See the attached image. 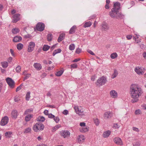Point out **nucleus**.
I'll return each instance as SVG.
<instances>
[{"label":"nucleus","instance_id":"aec40b11","mask_svg":"<svg viewBox=\"0 0 146 146\" xmlns=\"http://www.w3.org/2000/svg\"><path fill=\"white\" fill-rule=\"evenodd\" d=\"M11 114L12 118L16 119L17 118L18 113L17 110H13L11 112Z\"/></svg>","mask_w":146,"mask_h":146},{"label":"nucleus","instance_id":"72a5a7b5","mask_svg":"<svg viewBox=\"0 0 146 146\" xmlns=\"http://www.w3.org/2000/svg\"><path fill=\"white\" fill-rule=\"evenodd\" d=\"M61 127V125L60 124H58L54 126L52 128V131L54 132L56 131L57 129Z\"/></svg>","mask_w":146,"mask_h":146},{"label":"nucleus","instance_id":"f03ea898","mask_svg":"<svg viewBox=\"0 0 146 146\" xmlns=\"http://www.w3.org/2000/svg\"><path fill=\"white\" fill-rule=\"evenodd\" d=\"M109 15L112 18L119 19L122 16L121 14L119 11L114 9H111V11L109 13Z\"/></svg>","mask_w":146,"mask_h":146},{"label":"nucleus","instance_id":"f8f14e48","mask_svg":"<svg viewBox=\"0 0 146 146\" xmlns=\"http://www.w3.org/2000/svg\"><path fill=\"white\" fill-rule=\"evenodd\" d=\"M112 116V112L107 111L105 112L104 114L103 117L106 119H109Z\"/></svg>","mask_w":146,"mask_h":146},{"label":"nucleus","instance_id":"69168bd1","mask_svg":"<svg viewBox=\"0 0 146 146\" xmlns=\"http://www.w3.org/2000/svg\"><path fill=\"white\" fill-rule=\"evenodd\" d=\"M25 76V77L24 78L25 80L27 79L30 76V74H27Z\"/></svg>","mask_w":146,"mask_h":146},{"label":"nucleus","instance_id":"c85d7f7f","mask_svg":"<svg viewBox=\"0 0 146 146\" xmlns=\"http://www.w3.org/2000/svg\"><path fill=\"white\" fill-rule=\"evenodd\" d=\"M1 64L3 68H7L8 66V64L7 62L4 61L1 62Z\"/></svg>","mask_w":146,"mask_h":146},{"label":"nucleus","instance_id":"680f3d73","mask_svg":"<svg viewBox=\"0 0 146 146\" xmlns=\"http://www.w3.org/2000/svg\"><path fill=\"white\" fill-rule=\"evenodd\" d=\"M54 115H53L51 113L49 114H48V117L49 118H54Z\"/></svg>","mask_w":146,"mask_h":146},{"label":"nucleus","instance_id":"c9c22d12","mask_svg":"<svg viewBox=\"0 0 146 146\" xmlns=\"http://www.w3.org/2000/svg\"><path fill=\"white\" fill-rule=\"evenodd\" d=\"M61 51V50L60 48H58L55 50L52 53V55L53 56L55 55L56 54L60 53Z\"/></svg>","mask_w":146,"mask_h":146},{"label":"nucleus","instance_id":"9d476101","mask_svg":"<svg viewBox=\"0 0 146 146\" xmlns=\"http://www.w3.org/2000/svg\"><path fill=\"white\" fill-rule=\"evenodd\" d=\"M60 135L62 137L64 138H68L70 136V133L68 131H64L60 132Z\"/></svg>","mask_w":146,"mask_h":146},{"label":"nucleus","instance_id":"e433bc0d","mask_svg":"<svg viewBox=\"0 0 146 146\" xmlns=\"http://www.w3.org/2000/svg\"><path fill=\"white\" fill-rule=\"evenodd\" d=\"M117 54L116 52H114L111 54L110 57L111 58L113 59L117 58Z\"/></svg>","mask_w":146,"mask_h":146},{"label":"nucleus","instance_id":"864d4df0","mask_svg":"<svg viewBox=\"0 0 146 146\" xmlns=\"http://www.w3.org/2000/svg\"><path fill=\"white\" fill-rule=\"evenodd\" d=\"M140 143L139 141H137L133 144V146H140Z\"/></svg>","mask_w":146,"mask_h":146},{"label":"nucleus","instance_id":"473e14b6","mask_svg":"<svg viewBox=\"0 0 146 146\" xmlns=\"http://www.w3.org/2000/svg\"><path fill=\"white\" fill-rule=\"evenodd\" d=\"M23 47V45L21 43H19L17 45V48L19 50H21Z\"/></svg>","mask_w":146,"mask_h":146},{"label":"nucleus","instance_id":"09e8293b","mask_svg":"<svg viewBox=\"0 0 146 146\" xmlns=\"http://www.w3.org/2000/svg\"><path fill=\"white\" fill-rule=\"evenodd\" d=\"M77 65L76 64H72L70 65L71 68H76L77 67Z\"/></svg>","mask_w":146,"mask_h":146},{"label":"nucleus","instance_id":"6e6d98bb","mask_svg":"<svg viewBox=\"0 0 146 146\" xmlns=\"http://www.w3.org/2000/svg\"><path fill=\"white\" fill-rule=\"evenodd\" d=\"M142 56L143 58L145 59L146 60V51H145L143 52Z\"/></svg>","mask_w":146,"mask_h":146},{"label":"nucleus","instance_id":"c03bdc74","mask_svg":"<svg viewBox=\"0 0 146 146\" xmlns=\"http://www.w3.org/2000/svg\"><path fill=\"white\" fill-rule=\"evenodd\" d=\"M120 126L117 123H114L113 125V128L115 129H118L120 127Z\"/></svg>","mask_w":146,"mask_h":146},{"label":"nucleus","instance_id":"052dcab7","mask_svg":"<svg viewBox=\"0 0 146 146\" xmlns=\"http://www.w3.org/2000/svg\"><path fill=\"white\" fill-rule=\"evenodd\" d=\"M68 111L67 110H65L64 111L62 112V113L63 114L65 115H67L68 114Z\"/></svg>","mask_w":146,"mask_h":146},{"label":"nucleus","instance_id":"423d86ee","mask_svg":"<svg viewBox=\"0 0 146 146\" xmlns=\"http://www.w3.org/2000/svg\"><path fill=\"white\" fill-rule=\"evenodd\" d=\"M145 69L141 67L137 66L135 68L134 71L138 75H141L144 74Z\"/></svg>","mask_w":146,"mask_h":146},{"label":"nucleus","instance_id":"2eb2a0df","mask_svg":"<svg viewBox=\"0 0 146 146\" xmlns=\"http://www.w3.org/2000/svg\"><path fill=\"white\" fill-rule=\"evenodd\" d=\"M113 141L117 145H121L123 144L122 140L119 137H116L114 138Z\"/></svg>","mask_w":146,"mask_h":146},{"label":"nucleus","instance_id":"e2e57ef3","mask_svg":"<svg viewBox=\"0 0 146 146\" xmlns=\"http://www.w3.org/2000/svg\"><path fill=\"white\" fill-rule=\"evenodd\" d=\"M133 130L137 132H138L139 131V129L135 127H133Z\"/></svg>","mask_w":146,"mask_h":146},{"label":"nucleus","instance_id":"0e129e2a","mask_svg":"<svg viewBox=\"0 0 146 146\" xmlns=\"http://www.w3.org/2000/svg\"><path fill=\"white\" fill-rule=\"evenodd\" d=\"M141 107L144 110H146V104H143L141 105Z\"/></svg>","mask_w":146,"mask_h":146},{"label":"nucleus","instance_id":"b1692460","mask_svg":"<svg viewBox=\"0 0 146 146\" xmlns=\"http://www.w3.org/2000/svg\"><path fill=\"white\" fill-rule=\"evenodd\" d=\"M33 115L32 114H28L25 117V121L26 122L29 121L32 118Z\"/></svg>","mask_w":146,"mask_h":146},{"label":"nucleus","instance_id":"6ab92c4d","mask_svg":"<svg viewBox=\"0 0 146 146\" xmlns=\"http://www.w3.org/2000/svg\"><path fill=\"white\" fill-rule=\"evenodd\" d=\"M77 139L78 141L83 142L85 139V137L84 135H81L77 137Z\"/></svg>","mask_w":146,"mask_h":146},{"label":"nucleus","instance_id":"a878e982","mask_svg":"<svg viewBox=\"0 0 146 146\" xmlns=\"http://www.w3.org/2000/svg\"><path fill=\"white\" fill-rule=\"evenodd\" d=\"M64 72V70L63 69H61L60 70L57 71L55 73V75L57 76H60L63 74Z\"/></svg>","mask_w":146,"mask_h":146},{"label":"nucleus","instance_id":"bf43d9fd","mask_svg":"<svg viewBox=\"0 0 146 146\" xmlns=\"http://www.w3.org/2000/svg\"><path fill=\"white\" fill-rule=\"evenodd\" d=\"M80 125L82 127H85L86 126V123L83 122H81L80 123Z\"/></svg>","mask_w":146,"mask_h":146},{"label":"nucleus","instance_id":"4be33fe9","mask_svg":"<svg viewBox=\"0 0 146 146\" xmlns=\"http://www.w3.org/2000/svg\"><path fill=\"white\" fill-rule=\"evenodd\" d=\"M34 67L37 70H40L42 68V66L40 63H36L33 64Z\"/></svg>","mask_w":146,"mask_h":146},{"label":"nucleus","instance_id":"cd10ccee","mask_svg":"<svg viewBox=\"0 0 146 146\" xmlns=\"http://www.w3.org/2000/svg\"><path fill=\"white\" fill-rule=\"evenodd\" d=\"M65 35L64 33H62L60 34L59 36L58 37V41L59 42H60L63 40L64 37Z\"/></svg>","mask_w":146,"mask_h":146},{"label":"nucleus","instance_id":"5701e85b","mask_svg":"<svg viewBox=\"0 0 146 146\" xmlns=\"http://www.w3.org/2000/svg\"><path fill=\"white\" fill-rule=\"evenodd\" d=\"M111 132L109 130L107 131L104 132L103 134V137L104 138H107L110 135Z\"/></svg>","mask_w":146,"mask_h":146},{"label":"nucleus","instance_id":"393cba45","mask_svg":"<svg viewBox=\"0 0 146 146\" xmlns=\"http://www.w3.org/2000/svg\"><path fill=\"white\" fill-rule=\"evenodd\" d=\"M77 27L76 26L74 25L70 29L69 31V33L70 34H72L74 33Z\"/></svg>","mask_w":146,"mask_h":146},{"label":"nucleus","instance_id":"5fc2aeb1","mask_svg":"<svg viewBox=\"0 0 146 146\" xmlns=\"http://www.w3.org/2000/svg\"><path fill=\"white\" fill-rule=\"evenodd\" d=\"M32 111V110L30 109H28L26 110L24 113V114L25 115H27L29 113H30L31 111Z\"/></svg>","mask_w":146,"mask_h":146},{"label":"nucleus","instance_id":"412c9836","mask_svg":"<svg viewBox=\"0 0 146 146\" xmlns=\"http://www.w3.org/2000/svg\"><path fill=\"white\" fill-rule=\"evenodd\" d=\"M102 29L106 31L109 29L108 24L106 23L103 22L102 24Z\"/></svg>","mask_w":146,"mask_h":146},{"label":"nucleus","instance_id":"a19ab883","mask_svg":"<svg viewBox=\"0 0 146 146\" xmlns=\"http://www.w3.org/2000/svg\"><path fill=\"white\" fill-rule=\"evenodd\" d=\"M50 48V47L47 45H44L43 46L42 49L44 51L48 50Z\"/></svg>","mask_w":146,"mask_h":146},{"label":"nucleus","instance_id":"774afa93","mask_svg":"<svg viewBox=\"0 0 146 146\" xmlns=\"http://www.w3.org/2000/svg\"><path fill=\"white\" fill-rule=\"evenodd\" d=\"M95 76H92L91 78V80L92 81H94L95 80Z\"/></svg>","mask_w":146,"mask_h":146},{"label":"nucleus","instance_id":"4d7b16f0","mask_svg":"<svg viewBox=\"0 0 146 146\" xmlns=\"http://www.w3.org/2000/svg\"><path fill=\"white\" fill-rule=\"evenodd\" d=\"M132 37V36L130 35H127L126 36V38L128 40H129L131 39Z\"/></svg>","mask_w":146,"mask_h":146},{"label":"nucleus","instance_id":"7ed1b4c3","mask_svg":"<svg viewBox=\"0 0 146 146\" xmlns=\"http://www.w3.org/2000/svg\"><path fill=\"white\" fill-rule=\"evenodd\" d=\"M74 108L76 113L82 117L85 115V112L81 106H74Z\"/></svg>","mask_w":146,"mask_h":146},{"label":"nucleus","instance_id":"ddd939ff","mask_svg":"<svg viewBox=\"0 0 146 146\" xmlns=\"http://www.w3.org/2000/svg\"><path fill=\"white\" fill-rule=\"evenodd\" d=\"M20 14H16L13 15V17L12 22L13 23H15L19 20Z\"/></svg>","mask_w":146,"mask_h":146},{"label":"nucleus","instance_id":"a211bd4d","mask_svg":"<svg viewBox=\"0 0 146 146\" xmlns=\"http://www.w3.org/2000/svg\"><path fill=\"white\" fill-rule=\"evenodd\" d=\"M22 40V38L19 36H15L13 39V41L15 42H21Z\"/></svg>","mask_w":146,"mask_h":146},{"label":"nucleus","instance_id":"9b49d317","mask_svg":"<svg viewBox=\"0 0 146 146\" xmlns=\"http://www.w3.org/2000/svg\"><path fill=\"white\" fill-rule=\"evenodd\" d=\"M110 95L111 98L113 99L117 98L118 96L117 92L114 90H111L110 92Z\"/></svg>","mask_w":146,"mask_h":146},{"label":"nucleus","instance_id":"1a4fd4ad","mask_svg":"<svg viewBox=\"0 0 146 146\" xmlns=\"http://www.w3.org/2000/svg\"><path fill=\"white\" fill-rule=\"evenodd\" d=\"M45 25L44 24L41 23H38L36 25V29L39 31H41L44 29Z\"/></svg>","mask_w":146,"mask_h":146},{"label":"nucleus","instance_id":"ea45409f","mask_svg":"<svg viewBox=\"0 0 146 146\" xmlns=\"http://www.w3.org/2000/svg\"><path fill=\"white\" fill-rule=\"evenodd\" d=\"M69 49L71 50H73L75 48V46L74 44H72L69 45Z\"/></svg>","mask_w":146,"mask_h":146},{"label":"nucleus","instance_id":"dca6fc26","mask_svg":"<svg viewBox=\"0 0 146 146\" xmlns=\"http://www.w3.org/2000/svg\"><path fill=\"white\" fill-rule=\"evenodd\" d=\"M89 127L86 125L85 127H83L79 128L80 131L82 133H85L88 132L89 131Z\"/></svg>","mask_w":146,"mask_h":146},{"label":"nucleus","instance_id":"4468645a","mask_svg":"<svg viewBox=\"0 0 146 146\" xmlns=\"http://www.w3.org/2000/svg\"><path fill=\"white\" fill-rule=\"evenodd\" d=\"M9 120V119L7 117L5 116L3 118L1 121V125L2 126H4L7 124Z\"/></svg>","mask_w":146,"mask_h":146},{"label":"nucleus","instance_id":"6e6552de","mask_svg":"<svg viewBox=\"0 0 146 146\" xmlns=\"http://www.w3.org/2000/svg\"><path fill=\"white\" fill-rule=\"evenodd\" d=\"M35 46V43L33 42H31L29 43L27 48V51L29 52H32L34 49Z\"/></svg>","mask_w":146,"mask_h":146},{"label":"nucleus","instance_id":"13d9d810","mask_svg":"<svg viewBox=\"0 0 146 146\" xmlns=\"http://www.w3.org/2000/svg\"><path fill=\"white\" fill-rule=\"evenodd\" d=\"M10 52L12 55L13 56H15V54L14 53V50L12 49H10Z\"/></svg>","mask_w":146,"mask_h":146},{"label":"nucleus","instance_id":"37998d69","mask_svg":"<svg viewBox=\"0 0 146 146\" xmlns=\"http://www.w3.org/2000/svg\"><path fill=\"white\" fill-rule=\"evenodd\" d=\"M14 100L15 102H18L20 100V97L18 95L16 96L14 98Z\"/></svg>","mask_w":146,"mask_h":146},{"label":"nucleus","instance_id":"f3484780","mask_svg":"<svg viewBox=\"0 0 146 146\" xmlns=\"http://www.w3.org/2000/svg\"><path fill=\"white\" fill-rule=\"evenodd\" d=\"M120 4L119 2H116L114 4L113 8L112 9L118 11L119 10L120 8Z\"/></svg>","mask_w":146,"mask_h":146},{"label":"nucleus","instance_id":"f257e3e1","mask_svg":"<svg viewBox=\"0 0 146 146\" xmlns=\"http://www.w3.org/2000/svg\"><path fill=\"white\" fill-rule=\"evenodd\" d=\"M129 92L131 98V102L134 103L138 102L139 98L143 93L141 88L138 85L136 84H131L130 87Z\"/></svg>","mask_w":146,"mask_h":146},{"label":"nucleus","instance_id":"a18cd8bd","mask_svg":"<svg viewBox=\"0 0 146 146\" xmlns=\"http://www.w3.org/2000/svg\"><path fill=\"white\" fill-rule=\"evenodd\" d=\"M52 38V35L51 34H49L47 35V39L48 41H50Z\"/></svg>","mask_w":146,"mask_h":146},{"label":"nucleus","instance_id":"4c0bfd02","mask_svg":"<svg viewBox=\"0 0 146 146\" xmlns=\"http://www.w3.org/2000/svg\"><path fill=\"white\" fill-rule=\"evenodd\" d=\"M31 130V129L30 127H28L27 128L25 129L24 132L25 133H30Z\"/></svg>","mask_w":146,"mask_h":146},{"label":"nucleus","instance_id":"58836bf2","mask_svg":"<svg viewBox=\"0 0 146 146\" xmlns=\"http://www.w3.org/2000/svg\"><path fill=\"white\" fill-rule=\"evenodd\" d=\"M45 120V118L42 116H40L38 117L37 118V121L41 122H43Z\"/></svg>","mask_w":146,"mask_h":146},{"label":"nucleus","instance_id":"2f4dec72","mask_svg":"<svg viewBox=\"0 0 146 146\" xmlns=\"http://www.w3.org/2000/svg\"><path fill=\"white\" fill-rule=\"evenodd\" d=\"M92 23L90 21L86 22L84 25V27L85 28L90 27L92 25Z\"/></svg>","mask_w":146,"mask_h":146},{"label":"nucleus","instance_id":"39448f33","mask_svg":"<svg viewBox=\"0 0 146 146\" xmlns=\"http://www.w3.org/2000/svg\"><path fill=\"white\" fill-rule=\"evenodd\" d=\"M106 81V78L102 76L98 78L96 82V84L98 86H100L105 84Z\"/></svg>","mask_w":146,"mask_h":146},{"label":"nucleus","instance_id":"c756f323","mask_svg":"<svg viewBox=\"0 0 146 146\" xmlns=\"http://www.w3.org/2000/svg\"><path fill=\"white\" fill-rule=\"evenodd\" d=\"M11 31L13 34H16L19 32L20 30L18 28H15L13 29Z\"/></svg>","mask_w":146,"mask_h":146},{"label":"nucleus","instance_id":"338daca9","mask_svg":"<svg viewBox=\"0 0 146 146\" xmlns=\"http://www.w3.org/2000/svg\"><path fill=\"white\" fill-rule=\"evenodd\" d=\"M88 52L92 55H95L94 53L91 50H88Z\"/></svg>","mask_w":146,"mask_h":146},{"label":"nucleus","instance_id":"7c9ffc66","mask_svg":"<svg viewBox=\"0 0 146 146\" xmlns=\"http://www.w3.org/2000/svg\"><path fill=\"white\" fill-rule=\"evenodd\" d=\"M118 74V72L117 70L115 69L114 70V73L112 74L111 78L113 79L115 78L117 75Z\"/></svg>","mask_w":146,"mask_h":146},{"label":"nucleus","instance_id":"3c124183","mask_svg":"<svg viewBox=\"0 0 146 146\" xmlns=\"http://www.w3.org/2000/svg\"><path fill=\"white\" fill-rule=\"evenodd\" d=\"M23 85L21 84L19 86L17 87L16 89V92L20 90L21 88V87Z\"/></svg>","mask_w":146,"mask_h":146},{"label":"nucleus","instance_id":"49530a36","mask_svg":"<svg viewBox=\"0 0 146 146\" xmlns=\"http://www.w3.org/2000/svg\"><path fill=\"white\" fill-rule=\"evenodd\" d=\"M94 123L96 125H99V120L97 118H95L94 119Z\"/></svg>","mask_w":146,"mask_h":146},{"label":"nucleus","instance_id":"0eeeda50","mask_svg":"<svg viewBox=\"0 0 146 146\" xmlns=\"http://www.w3.org/2000/svg\"><path fill=\"white\" fill-rule=\"evenodd\" d=\"M6 81L11 88H13L15 87V82L11 78H7L6 79Z\"/></svg>","mask_w":146,"mask_h":146},{"label":"nucleus","instance_id":"79ce46f5","mask_svg":"<svg viewBox=\"0 0 146 146\" xmlns=\"http://www.w3.org/2000/svg\"><path fill=\"white\" fill-rule=\"evenodd\" d=\"M30 92H28L26 95V99L28 101L29 100V98L30 97Z\"/></svg>","mask_w":146,"mask_h":146},{"label":"nucleus","instance_id":"20e7f679","mask_svg":"<svg viewBox=\"0 0 146 146\" xmlns=\"http://www.w3.org/2000/svg\"><path fill=\"white\" fill-rule=\"evenodd\" d=\"M44 128V125L40 123H36L33 127V129L36 132L43 130Z\"/></svg>","mask_w":146,"mask_h":146},{"label":"nucleus","instance_id":"603ef678","mask_svg":"<svg viewBox=\"0 0 146 146\" xmlns=\"http://www.w3.org/2000/svg\"><path fill=\"white\" fill-rule=\"evenodd\" d=\"M82 51V49L80 48H77L76 50V52L77 54L80 53Z\"/></svg>","mask_w":146,"mask_h":146},{"label":"nucleus","instance_id":"8fccbe9b","mask_svg":"<svg viewBox=\"0 0 146 146\" xmlns=\"http://www.w3.org/2000/svg\"><path fill=\"white\" fill-rule=\"evenodd\" d=\"M21 68L20 66H18L16 68V70L17 72H19L21 70Z\"/></svg>","mask_w":146,"mask_h":146},{"label":"nucleus","instance_id":"bb28decb","mask_svg":"<svg viewBox=\"0 0 146 146\" xmlns=\"http://www.w3.org/2000/svg\"><path fill=\"white\" fill-rule=\"evenodd\" d=\"M12 132L11 131H7L5 133V136L6 138H9L12 137Z\"/></svg>","mask_w":146,"mask_h":146},{"label":"nucleus","instance_id":"f704fd0d","mask_svg":"<svg viewBox=\"0 0 146 146\" xmlns=\"http://www.w3.org/2000/svg\"><path fill=\"white\" fill-rule=\"evenodd\" d=\"M142 114V112L140 109L136 110L135 111V115H141Z\"/></svg>","mask_w":146,"mask_h":146},{"label":"nucleus","instance_id":"de8ad7c7","mask_svg":"<svg viewBox=\"0 0 146 146\" xmlns=\"http://www.w3.org/2000/svg\"><path fill=\"white\" fill-rule=\"evenodd\" d=\"M54 121L56 123H58L60 120L59 118L58 117H55V116H54Z\"/></svg>","mask_w":146,"mask_h":146}]
</instances>
